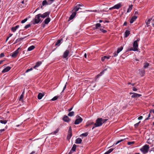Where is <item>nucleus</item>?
Instances as JSON below:
<instances>
[{"label": "nucleus", "mask_w": 154, "mask_h": 154, "mask_svg": "<svg viewBox=\"0 0 154 154\" xmlns=\"http://www.w3.org/2000/svg\"><path fill=\"white\" fill-rule=\"evenodd\" d=\"M108 120V119H103L102 118H98L96 120V122L94 124L95 127H98L102 125L103 124Z\"/></svg>", "instance_id": "nucleus-1"}, {"label": "nucleus", "mask_w": 154, "mask_h": 154, "mask_svg": "<svg viewBox=\"0 0 154 154\" xmlns=\"http://www.w3.org/2000/svg\"><path fill=\"white\" fill-rule=\"evenodd\" d=\"M40 17H41V16L39 14L36 15L35 16L34 18L32 20L33 24L34 25L38 23L40 21L41 22L42 20H41Z\"/></svg>", "instance_id": "nucleus-2"}, {"label": "nucleus", "mask_w": 154, "mask_h": 154, "mask_svg": "<svg viewBox=\"0 0 154 154\" xmlns=\"http://www.w3.org/2000/svg\"><path fill=\"white\" fill-rule=\"evenodd\" d=\"M140 41V39L138 38L137 40L135 41L133 43V48H131L130 49V51H136L137 50L138 44L137 42Z\"/></svg>", "instance_id": "nucleus-3"}, {"label": "nucleus", "mask_w": 154, "mask_h": 154, "mask_svg": "<svg viewBox=\"0 0 154 154\" xmlns=\"http://www.w3.org/2000/svg\"><path fill=\"white\" fill-rule=\"evenodd\" d=\"M149 148V146L147 144H146L141 148L140 150L143 153H146L148 152Z\"/></svg>", "instance_id": "nucleus-4"}, {"label": "nucleus", "mask_w": 154, "mask_h": 154, "mask_svg": "<svg viewBox=\"0 0 154 154\" xmlns=\"http://www.w3.org/2000/svg\"><path fill=\"white\" fill-rule=\"evenodd\" d=\"M76 117L77 119L75 122V124H79L82 122L83 119L81 118V117L79 116H76Z\"/></svg>", "instance_id": "nucleus-5"}, {"label": "nucleus", "mask_w": 154, "mask_h": 154, "mask_svg": "<svg viewBox=\"0 0 154 154\" xmlns=\"http://www.w3.org/2000/svg\"><path fill=\"white\" fill-rule=\"evenodd\" d=\"M50 13V11H47L42 14H39L40 15L41 17L44 19L46 17H49Z\"/></svg>", "instance_id": "nucleus-6"}, {"label": "nucleus", "mask_w": 154, "mask_h": 154, "mask_svg": "<svg viewBox=\"0 0 154 154\" xmlns=\"http://www.w3.org/2000/svg\"><path fill=\"white\" fill-rule=\"evenodd\" d=\"M130 94H133L131 96L132 98H136L142 96L141 94H138L134 92H130L129 93Z\"/></svg>", "instance_id": "nucleus-7"}, {"label": "nucleus", "mask_w": 154, "mask_h": 154, "mask_svg": "<svg viewBox=\"0 0 154 154\" xmlns=\"http://www.w3.org/2000/svg\"><path fill=\"white\" fill-rule=\"evenodd\" d=\"M20 49V48H17V49L16 51H14L12 53V55H11V57H12L13 58L16 57L17 56L18 53H19V50Z\"/></svg>", "instance_id": "nucleus-8"}, {"label": "nucleus", "mask_w": 154, "mask_h": 154, "mask_svg": "<svg viewBox=\"0 0 154 154\" xmlns=\"http://www.w3.org/2000/svg\"><path fill=\"white\" fill-rule=\"evenodd\" d=\"M72 136V132L71 127H70L68 131V134L67 135V139L68 140H69Z\"/></svg>", "instance_id": "nucleus-9"}, {"label": "nucleus", "mask_w": 154, "mask_h": 154, "mask_svg": "<svg viewBox=\"0 0 154 154\" xmlns=\"http://www.w3.org/2000/svg\"><path fill=\"white\" fill-rule=\"evenodd\" d=\"M121 6V5L120 3H119L115 5L113 7H112L111 8V9H119L120 8ZM110 9H111L110 8Z\"/></svg>", "instance_id": "nucleus-10"}, {"label": "nucleus", "mask_w": 154, "mask_h": 154, "mask_svg": "<svg viewBox=\"0 0 154 154\" xmlns=\"http://www.w3.org/2000/svg\"><path fill=\"white\" fill-rule=\"evenodd\" d=\"M111 57V56H104L101 57V60L102 62H104V61H107V60L109 59L110 57Z\"/></svg>", "instance_id": "nucleus-11"}, {"label": "nucleus", "mask_w": 154, "mask_h": 154, "mask_svg": "<svg viewBox=\"0 0 154 154\" xmlns=\"http://www.w3.org/2000/svg\"><path fill=\"white\" fill-rule=\"evenodd\" d=\"M69 52L68 50H66L64 53L63 55V57L64 58H66L68 56Z\"/></svg>", "instance_id": "nucleus-12"}, {"label": "nucleus", "mask_w": 154, "mask_h": 154, "mask_svg": "<svg viewBox=\"0 0 154 154\" xmlns=\"http://www.w3.org/2000/svg\"><path fill=\"white\" fill-rule=\"evenodd\" d=\"M76 13L75 12H73L70 15L69 19V21L70 20L72 19L76 15Z\"/></svg>", "instance_id": "nucleus-13"}, {"label": "nucleus", "mask_w": 154, "mask_h": 154, "mask_svg": "<svg viewBox=\"0 0 154 154\" xmlns=\"http://www.w3.org/2000/svg\"><path fill=\"white\" fill-rule=\"evenodd\" d=\"M63 119L64 121L67 122H68L70 120L68 116L66 115L64 116L63 118Z\"/></svg>", "instance_id": "nucleus-14"}, {"label": "nucleus", "mask_w": 154, "mask_h": 154, "mask_svg": "<svg viewBox=\"0 0 154 154\" xmlns=\"http://www.w3.org/2000/svg\"><path fill=\"white\" fill-rule=\"evenodd\" d=\"M10 70V66H8L4 69L2 71V73H4Z\"/></svg>", "instance_id": "nucleus-15"}, {"label": "nucleus", "mask_w": 154, "mask_h": 154, "mask_svg": "<svg viewBox=\"0 0 154 154\" xmlns=\"http://www.w3.org/2000/svg\"><path fill=\"white\" fill-rule=\"evenodd\" d=\"M82 140V139L80 138H78L76 139L75 143L76 144H80L81 143Z\"/></svg>", "instance_id": "nucleus-16"}, {"label": "nucleus", "mask_w": 154, "mask_h": 154, "mask_svg": "<svg viewBox=\"0 0 154 154\" xmlns=\"http://www.w3.org/2000/svg\"><path fill=\"white\" fill-rule=\"evenodd\" d=\"M137 18V17L136 16H134L130 20V23H133L136 20Z\"/></svg>", "instance_id": "nucleus-17"}, {"label": "nucleus", "mask_w": 154, "mask_h": 154, "mask_svg": "<svg viewBox=\"0 0 154 154\" xmlns=\"http://www.w3.org/2000/svg\"><path fill=\"white\" fill-rule=\"evenodd\" d=\"M19 27V25H17L14 27H12L11 28V30L13 32H15L17 29H18Z\"/></svg>", "instance_id": "nucleus-18"}, {"label": "nucleus", "mask_w": 154, "mask_h": 154, "mask_svg": "<svg viewBox=\"0 0 154 154\" xmlns=\"http://www.w3.org/2000/svg\"><path fill=\"white\" fill-rule=\"evenodd\" d=\"M50 20V18L49 17H48L44 20V22L45 24H48Z\"/></svg>", "instance_id": "nucleus-19"}, {"label": "nucleus", "mask_w": 154, "mask_h": 154, "mask_svg": "<svg viewBox=\"0 0 154 154\" xmlns=\"http://www.w3.org/2000/svg\"><path fill=\"white\" fill-rule=\"evenodd\" d=\"M100 27L101 24L100 23H97L95 25V27H94L93 28L94 30L97 29H98L99 27Z\"/></svg>", "instance_id": "nucleus-20"}, {"label": "nucleus", "mask_w": 154, "mask_h": 154, "mask_svg": "<svg viewBox=\"0 0 154 154\" xmlns=\"http://www.w3.org/2000/svg\"><path fill=\"white\" fill-rule=\"evenodd\" d=\"M42 63V62L41 61H39L37 62L36 63V65L33 67V68H36L38 67L39 66H40V65H41Z\"/></svg>", "instance_id": "nucleus-21"}, {"label": "nucleus", "mask_w": 154, "mask_h": 154, "mask_svg": "<svg viewBox=\"0 0 154 154\" xmlns=\"http://www.w3.org/2000/svg\"><path fill=\"white\" fill-rule=\"evenodd\" d=\"M44 95V94H42L41 93H39L38 95V98L39 100H40L42 98Z\"/></svg>", "instance_id": "nucleus-22"}, {"label": "nucleus", "mask_w": 154, "mask_h": 154, "mask_svg": "<svg viewBox=\"0 0 154 154\" xmlns=\"http://www.w3.org/2000/svg\"><path fill=\"white\" fill-rule=\"evenodd\" d=\"M45 5H48V3H47V1L46 0H44L42 2V5L41 6V8H42L43 6Z\"/></svg>", "instance_id": "nucleus-23"}, {"label": "nucleus", "mask_w": 154, "mask_h": 154, "mask_svg": "<svg viewBox=\"0 0 154 154\" xmlns=\"http://www.w3.org/2000/svg\"><path fill=\"white\" fill-rule=\"evenodd\" d=\"M63 40V39L61 38L60 39H59L55 43V45H57L59 46L60 45V43L61 41Z\"/></svg>", "instance_id": "nucleus-24"}, {"label": "nucleus", "mask_w": 154, "mask_h": 154, "mask_svg": "<svg viewBox=\"0 0 154 154\" xmlns=\"http://www.w3.org/2000/svg\"><path fill=\"white\" fill-rule=\"evenodd\" d=\"M80 9H81V8L80 7H78L76 6L74 8L73 10L75 11L74 12H76L77 11H78Z\"/></svg>", "instance_id": "nucleus-25"}, {"label": "nucleus", "mask_w": 154, "mask_h": 154, "mask_svg": "<svg viewBox=\"0 0 154 154\" xmlns=\"http://www.w3.org/2000/svg\"><path fill=\"white\" fill-rule=\"evenodd\" d=\"M133 5H131L129 6L128 8L127 9V13H129L130 12L132 9V7Z\"/></svg>", "instance_id": "nucleus-26"}, {"label": "nucleus", "mask_w": 154, "mask_h": 154, "mask_svg": "<svg viewBox=\"0 0 154 154\" xmlns=\"http://www.w3.org/2000/svg\"><path fill=\"white\" fill-rule=\"evenodd\" d=\"M130 34V31L129 30H127L125 32V37H127Z\"/></svg>", "instance_id": "nucleus-27"}, {"label": "nucleus", "mask_w": 154, "mask_h": 154, "mask_svg": "<svg viewBox=\"0 0 154 154\" xmlns=\"http://www.w3.org/2000/svg\"><path fill=\"white\" fill-rule=\"evenodd\" d=\"M76 145L75 144H74L71 149V150H72L73 152L75 151L76 149Z\"/></svg>", "instance_id": "nucleus-28"}, {"label": "nucleus", "mask_w": 154, "mask_h": 154, "mask_svg": "<svg viewBox=\"0 0 154 154\" xmlns=\"http://www.w3.org/2000/svg\"><path fill=\"white\" fill-rule=\"evenodd\" d=\"M35 48L34 45H32L29 47L28 49V51H31L33 50Z\"/></svg>", "instance_id": "nucleus-29"}, {"label": "nucleus", "mask_w": 154, "mask_h": 154, "mask_svg": "<svg viewBox=\"0 0 154 154\" xmlns=\"http://www.w3.org/2000/svg\"><path fill=\"white\" fill-rule=\"evenodd\" d=\"M94 124V123L93 122L89 121L87 122L86 126L87 127H88L89 125H93Z\"/></svg>", "instance_id": "nucleus-30"}, {"label": "nucleus", "mask_w": 154, "mask_h": 154, "mask_svg": "<svg viewBox=\"0 0 154 154\" xmlns=\"http://www.w3.org/2000/svg\"><path fill=\"white\" fill-rule=\"evenodd\" d=\"M103 74L104 73H103V72H101L99 74L97 75V76L96 77V79L98 78L99 77L102 76Z\"/></svg>", "instance_id": "nucleus-31"}, {"label": "nucleus", "mask_w": 154, "mask_h": 154, "mask_svg": "<svg viewBox=\"0 0 154 154\" xmlns=\"http://www.w3.org/2000/svg\"><path fill=\"white\" fill-rule=\"evenodd\" d=\"M74 112L73 111L70 112L68 114V116H72L74 115Z\"/></svg>", "instance_id": "nucleus-32"}, {"label": "nucleus", "mask_w": 154, "mask_h": 154, "mask_svg": "<svg viewBox=\"0 0 154 154\" xmlns=\"http://www.w3.org/2000/svg\"><path fill=\"white\" fill-rule=\"evenodd\" d=\"M123 49V47L122 46H121L120 47L118 48L117 50L118 53H119L120 52H121L122 50Z\"/></svg>", "instance_id": "nucleus-33"}, {"label": "nucleus", "mask_w": 154, "mask_h": 154, "mask_svg": "<svg viewBox=\"0 0 154 154\" xmlns=\"http://www.w3.org/2000/svg\"><path fill=\"white\" fill-rule=\"evenodd\" d=\"M144 65L143 67L144 68H146L148 67L149 66V64L148 63H144Z\"/></svg>", "instance_id": "nucleus-34"}, {"label": "nucleus", "mask_w": 154, "mask_h": 154, "mask_svg": "<svg viewBox=\"0 0 154 154\" xmlns=\"http://www.w3.org/2000/svg\"><path fill=\"white\" fill-rule=\"evenodd\" d=\"M88 132H86L85 133H83V134H82L80 135V136H84V137H86L88 136Z\"/></svg>", "instance_id": "nucleus-35"}, {"label": "nucleus", "mask_w": 154, "mask_h": 154, "mask_svg": "<svg viewBox=\"0 0 154 154\" xmlns=\"http://www.w3.org/2000/svg\"><path fill=\"white\" fill-rule=\"evenodd\" d=\"M7 122L6 120H0V122L2 124H5Z\"/></svg>", "instance_id": "nucleus-36"}, {"label": "nucleus", "mask_w": 154, "mask_h": 154, "mask_svg": "<svg viewBox=\"0 0 154 154\" xmlns=\"http://www.w3.org/2000/svg\"><path fill=\"white\" fill-rule=\"evenodd\" d=\"M113 149L111 148L109 149L108 151L106 152L107 154H109L113 150Z\"/></svg>", "instance_id": "nucleus-37"}, {"label": "nucleus", "mask_w": 154, "mask_h": 154, "mask_svg": "<svg viewBox=\"0 0 154 154\" xmlns=\"http://www.w3.org/2000/svg\"><path fill=\"white\" fill-rule=\"evenodd\" d=\"M100 30L104 33H105L107 32L106 30L103 29L102 28H100Z\"/></svg>", "instance_id": "nucleus-38"}, {"label": "nucleus", "mask_w": 154, "mask_h": 154, "mask_svg": "<svg viewBox=\"0 0 154 154\" xmlns=\"http://www.w3.org/2000/svg\"><path fill=\"white\" fill-rule=\"evenodd\" d=\"M58 97L57 96H55L51 100L52 101H54L57 100L58 98Z\"/></svg>", "instance_id": "nucleus-39"}, {"label": "nucleus", "mask_w": 154, "mask_h": 154, "mask_svg": "<svg viewBox=\"0 0 154 154\" xmlns=\"http://www.w3.org/2000/svg\"><path fill=\"white\" fill-rule=\"evenodd\" d=\"M119 53H118V52L117 51V52H115L113 54V56L112 57H116V56H117L118 55V54Z\"/></svg>", "instance_id": "nucleus-40"}, {"label": "nucleus", "mask_w": 154, "mask_h": 154, "mask_svg": "<svg viewBox=\"0 0 154 154\" xmlns=\"http://www.w3.org/2000/svg\"><path fill=\"white\" fill-rule=\"evenodd\" d=\"M53 2H52V1H50V0H48L47 1L48 5H50L53 3Z\"/></svg>", "instance_id": "nucleus-41"}, {"label": "nucleus", "mask_w": 154, "mask_h": 154, "mask_svg": "<svg viewBox=\"0 0 154 154\" xmlns=\"http://www.w3.org/2000/svg\"><path fill=\"white\" fill-rule=\"evenodd\" d=\"M27 20V18H26L24 20H22L21 21V23H24Z\"/></svg>", "instance_id": "nucleus-42"}, {"label": "nucleus", "mask_w": 154, "mask_h": 154, "mask_svg": "<svg viewBox=\"0 0 154 154\" xmlns=\"http://www.w3.org/2000/svg\"><path fill=\"white\" fill-rule=\"evenodd\" d=\"M134 143V141H132V142H129L128 143V145H131V144H133Z\"/></svg>", "instance_id": "nucleus-43"}, {"label": "nucleus", "mask_w": 154, "mask_h": 154, "mask_svg": "<svg viewBox=\"0 0 154 154\" xmlns=\"http://www.w3.org/2000/svg\"><path fill=\"white\" fill-rule=\"evenodd\" d=\"M151 21V19H149L146 22V25H147L148 26V25L150 23V22Z\"/></svg>", "instance_id": "nucleus-44"}, {"label": "nucleus", "mask_w": 154, "mask_h": 154, "mask_svg": "<svg viewBox=\"0 0 154 154\" xmlns=\"http://www.w3.org/2000/svg\"><path fill=\"white\" fill-rule=\"evenodd\" d=\"M23 97H24V95H23V94H21V95H20V97L19 100H23Z\"/></svg>", "instance_id": "nucleus-45"}, {"label": "nucleus", "mask_w": 154, "mask_h": 154, "mask_svg": "<svg viewBox=\"0 0 154 154\" xmlns=\"http://www.w3.org/2000/svg\"><path fill=\"white\" fill-rule=\"evenodd\" d=\"M140 123V121H139L138 123H136L134 125L135 127H137L138 126L139 124Z\"/></svg>", "instance_id": "nucleus-46"}, {"label": "nucleus", "mask_w": 154, "mask_h": 154, "mask_svg": "<svg viewBox=\"0 0 154 154\" xmlns=\"http://www.w3.org/2000/svg\"><path fill=\"white\" fill-rule=\"evenodd\" d=\"M30 26V24H27L26 25L25 27L24 28L25 29H27L28 28H29Z\"/></svg>", "instance_id": "nucleus-47"}, {"label": "nucleus", "mask_w": 154, "mask_h": 154, "mask_svg": "<svg viewBox=\"0 0 154 154\" xmlns=\"http://www.w3.org/2000/svg\"><path fill=\"white\" fill-rule=\"evenodd\" d=\"M32 70V68H31L29 69H27L26 71V72H27L30 71H31Z\"/></svg>", "instance_id": "nucleus-48"}, {"label": "nucleus", "mask_w": 154, "mask_h": 154, "mask_svg": "<svg viewBox=\"0 0 154 154\" xmlns=\"http://www.w3.org/2000/svg\"><path fill=\"white\" fill-rule=\"evenodd\" d=\"M4 56V53H2L0 54V57L2 58Z\"/></svg>", "instance_id": "nucleus-49"}, {"label": "nucleus", "mask_w": 154, "mask_h": 154, "mask_svg": "<svg viewBox=\"0 0 154 154\" xmlns=\"http://www.w3.org/2000/svg\"><path fill=\"white\" fill-rule=\"evenodd\" d=\"M124 140H119L115 144V145H116L118 143H119L120 142L122 141H123Z\"/></svg>", "instance_id": "nucleus-50"}, {"label": "nucleus", "mask_w": 154, "mask_h": 154, "mask_svg": "<svg viewBox=\"0 0 154 154\" xmlns=\"http://www.w3.org/2000/svg\"><path fill=\"white\" fill-rule=\"evenodd\" d=\"M151 113L150 112V113L148 115V116L147 117V118L146 119V120H148L149 119V118L150 117V113Z\"/></svg>", "instance_id": "nucleus-51"}, {"label": "nucleus", "mask_w": 154, "mask_h": 154, "mask_svg": "<svg viewBox=\"0 0 154 154\" xmlns=\"http://www.w3.org/2000/svg\"><path fill=\"white\" fill-rule=\"evenodd\" d=\"M143 118V117L142 116H140L138 118V119L139 120L142 119Z\"/></svg>", "instance_id": "nucleus-52"}, {"label": "nucleus", "mask_w": 154, "mask_h": 154, "mask_svg": "<svg viewBox=\"0 0 154 154\" xmlns=\"http://www.w3.org/2000/svg\"><path fill=\"white\" fill-rule=\"evenodd\" d=\"M83 6V5L82 4H79L77 5L76 6H77L78 7H82Z\"/></svg>", "instance_id": "nucleus-53"}, {"label": "nucleus", "mask_w": 154, "mask_h": 154, "mask_svg": "<svg viewBox=\"0 0 154 154\" xmlns=\"http://www.w3.org/2000/svg\"><path fill=\"white\" fill-rule=\"evenodd\" d=\"M132 90L133 91H136L137 90V89L134 87L133 88Z\"/></svg>", "instance_id": "nucleus-54"}, {"label": "nucleus", "mask_w": 154, "mask_h": 154, "mask_svg": "<svg viewBox=\"0 0 154 154\" xmlns=\"http://www.w3.org/2000/svg\"><path fill=\"white\" fill-rule=\"evenodd\" d=\"M66 85H65V86H64V87H63V89L62 91V92H63L64 91V90L65 89V88H66Z\"/></svg>", "instance_id": "nucleus-55"}, {"label": "nucleus", "mask_w": 154, "mask_h": 154, "mask_svg": "<svg viewBox=\"0 0 154 154\" xmlns=\"http://www.w3.org/2000/svg\"><path fill=\"white\" fill-rule=\"evenodd\" d=\"M72 108H73L72 107V108H70V109H68V111L69 112L71 111L72 110Z\"/></svg>", "instance_id": "nucleus-56"}, {"label": "nucleus", "mask_w": 154, "mask_h": 154, "mask_svg": "<svg viewBox=\"0 0 154 154\" xmlns=\"http://www.w3.org/2000/svg\"><path fill=\"white\" fill-rule=\"evenodd\" d=\"M5 131V129H1L0 130V133H1L2 131Z\"/></svg>", "instance_id": "nucleus-57"}, {"label": "nucleus", "mask_w": 154, "mask_h": 154, "mask_svg": "<svg viewBox=\"0 0 154 154\" xmlns=\"http://www.w3.org/2000/svg\"><path fill=\"white\" fill-rule=\"evenodd\" d=\"M127 24V23L126 22H124V24H123V26H126Z\"/></svg>", "instance_id": "nucleus-58"}, {"label": "nucleus", "mask_w": 154, "mask_h": 154, "mask_svg": "<svg viewBox=\"0 0 154 154\" xmlns=\"http://www.w3.org/2000/svg\"><path fill=\"white\" fill-rule=\"evenodd\" d=\"M35 151H33L30 154H33L35 153Z\"/></svg>", "instance_id": "nucleus-59"}, {"label": "nucleus", "mask_w": 154, "mask_h": 154, "mask_svg": "<svg viewBox=\"0 0 154 154\" xmlns=\"http://www.w3.org/2000/svg\"><path fill=\"white\" fill-rule=\"evenodd\" d=\"M107 70V69H104L102 72H103V73H104V72L105 71H106Z\"/></svg>", "instance_id": "nucleus-60"}, {"label": "nucleus", "mask_w": 154, "mask_h": 154, "mask_svg": "<svg viewBox=\"0 0 154 154\" xmlns=\"http://www.w3.org/2000/svg\"><path fill=\"white\" fill-rule=\"evenodd\" d=\"M84 57L86 58H87V54L86 53H85L84 55Z\"/></svg>", "instance_id": "nucleus-61"}, {"label": "nucleus", "mask_w": 154, "mask_h": 154, "mask_svg": "<svg viewBox=\"0 0 154 154\" xmlns=\"http://www.w3.org/2000/svg\"><path fill=\"white\" fill-rule=\"evenodd\" d=\"M152 112L154 114V110H152L150 111V113H151V112Z\"/></svg>", "instance_id": "nucleus-62"}, {"label": "nucleus", "mask_w": 154, "mask_h": 154, "mask_svg": "<svg viewBox=\"0 0 154 154\" xmlns=\"http://www.w3.org/2000/svg\"><path fill=\"white\" fill-rule=\"evenodd\" d=\"M3 61L4 60H0V64H2Z\"/></svg>", "instance_id": "nucleus-63"}, {"label": "nucleus", "mask_w": 154, "mask_h": 154, "mask_svg": "<svg viewBox=\"0 0 154 154\" xmlns=\"http://www.w3.org/2000/svg\"><path fill=\"white\" fill-rule=\"evenodd\" d=\"M72 150H71L70 151L69 153V154H71L72 153Z\"/></svg>", "instance_id": "nucleus-64"}]
</instances>
